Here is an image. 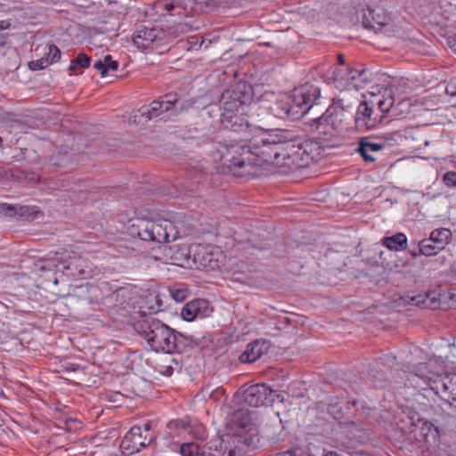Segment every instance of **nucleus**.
Instances as JSON below:
<instances>
[{
	"instance_id": "obj_1",
	"label": "nucleus",
	"mask_w": 456,
	"mask_h": 456,
	"mask_svg": "<svg viewBox=\"0 0 456 456\" xmlns=\"http://www.w3.org/2000/svg\"><path fill=\"white\" fill-rule=\"evenodd\" d=\"M255 142L253 150L234 145L225 152V160L236 161L239 167L234 175H254L255 167L265 163L291 170L305 168L318 161L324 151L321 143L313 139L292 143L289 132L281 129L262 131Z\"/></svg>"
},
{
	"instance_id": "obj_2",
	"label": "nucleus",
	"mask_w": 456,
	"mask_h": 456,
	"mask_svg": "<svg viewBox=\"0 0 456 456\" xmlns=\"http://www.w3.org/2000/svg\"><path fill=\"white\" fill-rule=\"evenodd\" d=\"M252 102V95L245 83H238L225 90L220 98L222 109V123L231 130L230 142L224 144L217 150L221 163L232 174L239 169L236 161L225 160L224 155L231 146H243V150H253L255 138L262 131H266L261 125L251 124L242 115Z\"/></svg>"
},
{
	"instance_id": "obj_3",
	"label": "nucleus",
	"mask_w": 456,
	"mask_h": 456,
	"mask_svg": "<svg viewBox=\"0 0 456 456\" xmlns=\"http://www.w3.org/2000/svg\"><path fill=\"white\" fill-rule=\"evenodd\" d=\"M136 329L151 349L156 352L182 353L191 342L188 338L175 332L155 318H147L138 322Z\"/></svg>"
},
{
	"instance_id": "obj_4",
	"label": "nucleus",
	"mask_w": 456,
	"mask_h": 456,
	"mask_svg": "<svg viewBox=\"0 0 456 456\" xmlns=\"http://www.w3.org/2000/svg\"><path fill=\"white\" fill-rule=\"evenodd\" d=\"M321 89L312 84H305L292 91L287 101L275 104L274 114L281 118L298 119L319 104Z\"/></svg>"
},
{
	"instance_id": "obj_5",
	"label": "nucleus",
	"mask_w": 456,
	"mask_h": 456,
	"mask_svg": "<svg viewBox=\"0 0 456 456\" xmlns=\"http://www.w3.org/2000/svg\"><path fill=\"white\" fill-rule=\"evenodd\" d=\"M412 378H418L442 400L456 407V374L436 373L425 362L413 366Z\"/></svg>"
},
{
	"instance_id": "obj_6",
	"label": "nucleus",
	"mask_w": 456,
	"mask_h": 456,
	"mask_svg": "<svg viewBox=\"0 0 456 456\" xmlns=\"http://www.w3.org/2000/svg\"><path fill=\"white\" fill-rule=\"evenodd\" d=\"M128 230L133 237L157 243L169 242L176 240L179 236L177 228L167 219L137 218L133 221Z\"/></svg>"
},
{
	"instance_id": "obj_7",
	"label": "nucleus",
	"mask_w": 456,
	"mask_h": 456,
	"mask_svg": "<svg viewBox=\"0 0 456 456\" xmlns=\"http://www.w3.org/2000/svg\"><path fill=\"white\" fill-rule=\"evenodd\" d=\"M393 97L372 96L359 104L355 115V126L359 130H370L381 123L385 115L393 107Z\"/></svg>"
},
{
	"instance_id": "obj_8",
	"label": "nucleus",
	"mask_w": 456,
	"mask_h": 456,
	"mask_svg": "<svg viewBox=\"0 0 456 456\" xmlns=\"http://www.w3.org/2000/svg\"><path fill=\"white\" fill-rule=\"evenodd\" d=\"M362 22L364 28L385 36H391L395 28L390 16L379 4L368 6L366 10H363Z\"/></svg>"
},
{
	"instance_id": "obj_9",
	"label": "nucleus",
	"mask_w": 456,
	"mask_h": 456,
	"mask_svg": "<svg viewBox=\"0 0 456 456\" xmlns=\"http://www.w3.org/2000/svg\"><path fill=\"white\" fill-rule=\"evenodd\" d=\"M367 82L364 69L338 67L333 71V83L340 91L362 89Z\"/></svg>"
},
{
	"instance_id": "obj_10",
	"label": "nucleus",
	"mask_w": 456,
	"mask_h": 456,
	"mask_svg": "<svg viewBox=\"0 0 456 456\" xmlns=\"http://www.w3.org/2000/svg\"><path fill=\"white\" fill-rule=\"evenodd\" d=\"M180 453L183 456H233L234 452L227 448L223 439L219 438L211 442L208 448L198 442L183 444L180 446Z\"/></svg>"
},
{
	"instance_id": "obj_11",
	"label": "nucleus",
	"mask_w": 456,
	"mask_h": 456,
	"mask_svg": "<svg viewBox=\"0 0 456 456\" xmlns=\"http://www.w3.org/2000/svg\"><path fill=\"white\" fill-rule=\"evenodd\" d=\"M220 250L209 245L192 244V263L198 269L213 271L219 269L222 261L218 258Z\"/></svg>"
},
{
	"instance_id": "obj_12",
	"label": "nucleus",
	"mask_w": 456,
	"mask_h": 456,
	"mask_svg": "<svg viewBox=\"0 0 456 456\" xmlns=\"http://www.w3.org/2000/svg\"><path fill=\"white\" fill-rule=\"evenodd\" d=\"M155 437V436H145L140 426H134L124 436L120 446L124 451L132 454L149 446Z\"/></svg>"
},
{
	"instance_id": "obj_13",
	"label": "nucleus",
	"mask_w": 456,
	"mask_h": 456,
	"mask_svg": "<svg viewBox=\"0 0 456 456\" xmlns=\"http://www.w3.org/2000/svg\"><path fill=\"white\" fill-rule=\"evenodd\" d=\"M159 102H161V119L166 120L171 118L176 117L183 111L190 109L194 104V102L186 101L181 102L176 94H166L165 95L157 99Z\"/></svg>"
},
{
	"instance_id": "obj_14",
	"label": "nucleus",
	"mask_w": 456,
	"mask_h": 456,
	"mask_svg": "<svg viewBox=\"0 0 456 456\" xmlns=\"http://www.w3.org/2000/svg\"><path fill=\"white\" fill-rule=\"evenodd\" d=\"M353 108L352 102H347L343 98L334 99L331 105L327 108V117L330 118L331 125L340 133L343 130V124L346 114Z\"/></svg>"
},
{
	"instance_id": "obj_15",
	"label": "nucleus",
	"mask_w": 456,
	"mask_h": 456,
	"mask_svg": "<svg viewBox=\"0 0 456 456\" xmlns=\"http://www.w3.org/2000/svg\"><path fill=\"white\" fill-rule=\"evenodd\" d=\"M254 415V411L244 408L235 411L231 417V423L234 431L240 435H248L254 432L256 430Z\"/></svg>"
},
{
	"instance_id": "obj_16",
	"label": "nucleus",
	"mask_w": 456,
	"mask_h": 456,
	"mask_svg": "<svg viewBox=\"0 0 456 456\" xmlns=\"http://www.w3.org/2000/svg\"><path fill=\"white\" fill-rule=\"evenodd\" d=\"M273 390L265 383L252 385L248 387L243 397L247 404L252 407L264 405L272 395Z\"/></svg>"
},
{
	"instance_id": "obj_17",
	"label": "nucleus",
	"mask_w": 456,
	"mask_h": 456,
	"mask_svg": "<svg viewBox=\"0 0 456 456\" xmlns=\"http://www.w3.org/2000/svg\"><path fill=\"white\" fill-rule=\"evenodd\" d=\"M331 124L330 118L327 117V110L322 116L309 122L311 130L316 132L324 141H331L339 134L338 130Z\"/></svg>"
},
{
	"instance_id": "obj_18",
	"label": "nucleus",
	"mask_w": 456,
	"mask_h": 456,
	"mask_svg": "<svg viewBox=\"0 0 456 456\" xmlns=\"http://www.w3.org/2000/svg\"><path fill=\"white\" fill-rule=\"evenodd\" d=\"M410 431L419 443H430L436 441L438 436L437 428L430 421L423 419H418L417 422L411 423Z\"/></svg>"
},
{
	"instance_id": "obj_19",
	"label": "nucleus",
	"mask_w": 456,
	"mask_h": 456,
	"mask_svg": "<svg viewBox=\"0 0 456 456\" xmlns=\"http://www.w3.org/2000/svg\"><path fill=\"white\" fill-rule=\"evenodd\" d=\"M163 35L161 29L157 27H140L134 35V44L142 49L150 47L157 39H160Z\"/></svg>"
},
{
	"instance_id": "obj_20",
	"label": "nucleus",
	"mask_w": 456,
	"mask_h": 456,
	"mask_svg": "<svg viewBox=\"0 0 456 456\" xmlns=\"http://www.w3.org/2000/svg\"><path fill=\"white\" fill-rule=\"evenodd\" d=\"M208 314V303L205 299L198 298L187 303L181 311V316L187 322L197 318H204Z\"/></svg>"
},
{
	"instance_id": "obj_21",
	"label": "nucleus",
	"mask_w": 456,
	"mask_h": 456,
	"mask_svg": "<svg viewBox=\"0 0 456 456\" xmlns=\"http://www.w3.org/2000/svg\"><path fill=\"white\" fill-rule=\"evenodd\" d=\"M270 346V342L265 339H256L249 343L240 356V362L244 363L256 362L268 352Z\"/></svg>"
},
{
	"instance_id": "obj_22",
	"label": "nucleus",
	"mask_w": 456,
	"mask_h": 456,
	"mask_svg": "<svg viewBox=\"0 0 456 456\" xmlns=\"http://www.w3.org/2000/svg\"><path fill=\"white\" fill-rule=\"evenodd\" d=\"M191 0H159L156 3L158 11L166 12V14L171 16H185L187 5Z\"/></svg>"
},
{
	"instance_id": "obj_23",
	"label": "nucleus",
	"mask_w": 456,
	"mask_h": 456,
	"mask_svg": "<svg viewBox=\"0 0 456 456\" xmlns=\"http://www.w3.org/2000/svg\"><path fill=\"white\" fill-rule=\"evenodd\" d=\"M161 102H159L157 100H154L151 102L149 106H142L140 108L134 115L131 117V119L134 123L137 124H144L149 120L162 117L161 113Z\"/></svg>"
},
{
	"instance_id": "obj_24",
	"label": "nucleus",
	"mask_w": 456,
	"mask_h": 456,
	"mask_svg": "<svg viewBox=\"0 0 456 456\" xmlns=\"http://www.w3.org/2000/svg\"><path fill=\"white\" fill-rule=\"evenodd\" d=\"M167 255L177 265H190L192 262V245L175 244L169 247Z\"/></svg>"
},
{
	"instance_id": "obj_25",
	"label": "nucleus",
	"mask_w": 456,
	"mask_h": 456,
	"mask_svg": "<svg viewBox=\"0 0 456 456\" xmlns=\"http://www.w3.org/2000/svg\"><path fill=\"white\" fill-rule=\"evenodd\" d=\"M61 263L62 265L63 273L70 277L81 276L84 274L83 259L80 256L72 252L67 258L61 257Z\"/></svg>"
},
{
	"instance_id": "obj_26",
	"label": "nucleus",
	"mask_w": 456,
	"mask_h": 456,
	"mask_svg": "<svg viewBox=\"0 0 456 456\" xmlns=\"http://www.w3.org/2000/svg\"><path fill=\"white\" fill-rule=\"evenodd\" d=\"M384 148V144L374 142L369 138H362L359 142L357 151L366 162H374L376 154Z\"/></svg>"
},
{
	"instance_id": "obj_27",
	"label": "nucleus",
	"mask_w": 456,
	"mask_h": 456,
	"mask_svg": "<svg viewBox=\"0 0 456 456\" xmlns=\"http://www.w3.org/2000/svg\"><path fill=\"white\" fill-rule=\"evenodd\" d=\"M407 237L403 232L393 236H387L382 239V245L390 250L402 251L407 248Z\"/></svg>"
},
{
	"instance_id": "obj_28",
	"label": "nucleus",
	"mask_w": 456,
	"mask_h": 456,
	"mask_svg": "<svg viewBox=\"0 0 456 456\" xmlns=\"http://www.w3.org/2000/svg\"><path fill=\"white\" fill-rule=\"evenodd\" d=\"M452 237V232L449 229L441 228L434 230L429 236V239L436 245V248L441 250L449 243Z\"/></svg>"
},
{
	"instance_id": "obj_29",
	"label": "nucleus",
	"mask_w": 456,
	"mask_h": 456,
	"mask_svg": "<svg viewBox=\"0 0 456 456\" xmlns=\"http://www.w3.org/2000/svg\"><path fill=\"white\" fill-rule=\"evenodd\" d=\"M171 297L175 302H183L188 297V289L184 284L177 283L168 288Z\"/></svg>"
},
{
	"instance_id": "obj_30",
	"label": "nucleus",
	"mask_w": 456,
	"mask_h": 456,
	"mask_svg": "<svg viewBox=\"0 0 456 456\" xmlns=\"http://www.w3.org/2000/svg\"><path fill=\"white\" fill-rule=\"evenodd\" d=\"M201 395L203 398L209 399L214 402H219L225 395L224 390L218 387L216 388H212L210 386H207L201 390Z\"/></svg>"
},
{
	"instance_id": "obj_31",
	"label": "nucleus",
	"mask_w": 456,
	"mask_h": 456,
	"mask_svg": "<svg viewBox=\"0 0 456 456\" xmlns=\"http://www.w3.org/2000/svg\"><path fill=\"white\" fill-rule=\"evenodd\" d=\"M127 292L125 289L120 288L114 292H112L110 296L107 297L106 300L109 304H112L114 306L121 307L124 303L126 301Z\"/></svg>"
},
{
	"instance_id": "obj_32",
	"label": "nucleus",
	"mask_w": 456,
	"mask_h": 456,
	"mask_svg": "<svg viewBox=\"0 0 456 456\" xmlns=\"http://www.w3.org/2000/svg\"><path fill=\"white\" fill-rule=\"evenodd\" d=\"M419 247H420V253L428 256H435L441 251L440 248H436V245L429 238L420 240Z\"/></svg>"
},
{
	"instance_id": "obj_33",
	"label": "nucleus",
	"mask_w": 456,
	"mask_h": 456,
	"mask_svg": "<svg viewBox=\"0 0 456 456\" xmlns=\"http://www.w3.org/2000/svg\"><path fill=\"white\" fill-rule=\"evenodd\" d=\"M90 57L86 53H79L76 59L70 61L69 69L70 71H75L77 67L87 68L90 65Z\"/></svg>"
},
{
	"instance_id": "obj_34",
	"label": "nucleus",
	"mask_w": 456,
	"mask_h": 456,
	"mask_svg": "<svg viewBox=\"0 0 456 456\" xmlns=\"http://www.w3.org/2000/svg\"><path fill=\"white\" fill-rule=\"evenodd\" d=\"M50 64L51 61H49V58L42 57L38 60L29 61L28 67L32 70H40L48 67Z\"/></svg>"
},
{
	"instance_id": "obj_35",
	"label": "nucleus",
	"mask_w": 456,
	"mask_h": 456,
	"mask_svg": "<svg viewBox=\"0 0 456 456\" xmlns=\"http://www.w3.org/2000/svg\"><path fill=\"white\" fill-rule=\"evenodd\" d=\"M47 56L45 58H49V61H51V64L53 62H56L61 58V51L59 48L54 45H47Z\"/></svg>"
},
{
	"instance_id": "obj_36",
	"label": "nucleus",
	"mask_w": 456,
	"mask_h": 456,
	"mask_svg": "<svg viewBox=\"0 0 456 456\" xmlns=\"http://www.w3.org/2000/svg\"><path fill=\"white\" fill-rule=\"evenodd\" d=\"M17 208L18 205H11L7 203H3L0 205V211L3 212L6 216H17Z\"/></svg>"
},
{
	"instance_id": "obj_37",
	"label": "nucleus",
	"mask_w": 456,
	"mask_h": 456,
	"mask_svg": "<svg viewBox=\"0 0 456 456\" xmlns=\"http://www.w3.org/2000/svg\"><path fill=\"white\" fill-rule=\"evenodd\" d=\"M37 212L36 208L18 205L17 216L28 217Z\"/></svg>"
},
{
	"instance_id": "obj_38",
	"label": "nucleus",
	"mask_w": 456,
	"mask_h": 456,
	"mask_svg": "<svg viewBox=\"0 0 456 456\" xmlns=\"http://www.w3.org/2000/svg\"><path fill=\"white\" fill-rule=\"evenodd\" d=\"M443 180L447 186L456 187V171H450L444 175Z\"/></svg>"
},
{
	"instance_id": "obj_39",
	"label": "nucleus",
	"mask_w": 456,
	"mask_h": 456,
	"mask_svg": "<svg viewBox=\"0 0 456 456\" xmlns=\"http://www.w3.org/2000/svg\"><path fill=\"white\" fill-rule=\"evenodd\" d=\"M428 301V296L418 295L411 297V304L417 306L426 307Z\"/></svg>"
},
{
	"instance_id": "obj_40",
	"label": "nucleus",
	"mask_w": 456,
	"mask_h": 456,
	"mask_svg": "<svg viewBox=\"0 0 456 456\" xmlns=\"http://www.w3.org/2000/svg\"><path fill=\"white\" fill-rule=\"evenodd\" d=\"M103 61L106 63L107 72L109 70L115 71L118 68V62L117 61H113L110 55H105L103 58Z\"/></svg>"
},
{
	"instance_id": "obj_41",
	"label": "nucleus",
	"mask_w": 456,
	"mask_h": 456,
	"mask_svg": "<svg viewBox=\"0 0 456 456\" xmlns=\"http://www.w3.org/2000/svg\"><path fill=\"white\" fill-rule=\"evenodd\" d=\"M94 68L100 71L102 77H105L107 75L106 63L103 60H97L94 63Z\"/></svg>"
},
{
	"instance_id": "obj_42",
	"label": "nucleus",
	"mask_w": 456,
	"mask_h": 456,
	"mask_svg": "<svg viewBox=\"0 0 456 456\" xmlns=\"http://www.w3.org/2000/svg\"><path fill=\"white\" fill-rule=\"evenodd\" d=\"M167 428L170 429V430H173V429H179V428H182V429H184L186 430L187 429V426L185 425V423L182 420H172L170 421L168 424H167Z\"/></svg>"
},
{
	"instance_id": "obj_43",
	"label": "nucleus",
	"mask_w": 456,
	"mask_h": 456,
	"mask_svg": "<svg viewBox=\"0 0 456 456\" xmlns=\"http://www.w3.org/2000/svg\"><path fill=\"white\" fill-rule=\"evenodd\" d=\"M445 91L448 94H451L452 96H456V77H453L450 80Z\"/></svg>"
},
{
	"instance_id": "obj_44",
	"label": "nucleus",
	"mask_w": 456,
	"mask_h": 456,
	"mask_svg": "<svg viewBox=\"0 0 456 456\" xmlns=\"http://www.w3.org/2000/svg\"><path fill=\"white\" fill-rule=\"evenodd\" d=\"M151 423H145L142 427H141V430L142 431V434L145 436H155L153 432H151Z\"/></svg>"
},
{
	"instance_id": "obj_45",
	"label": "nucleus",
	"mask_w": 456,
	"mask_h": 456,
	"mask_svg": "<svg viewBox=\"0 0 456 456\" xmlns=\"http://www.w3.org/2000/svg\"><path fill=\"white\" fill-rule=\"evenodd\" d=\"M448 44L450 47L456 52V35L450 37L448 39Z\"/></svg>"
},
{
	"instance_id": "obj_46",
	"label": "nucleus",
	"mask_w": 456,
	"mask_h": 456,
	"mask_svg": "<svg viewBox=\"0 0 456 456\" xmlns=\"http://www.w3.org/2000/svg\"><path fill=\"white\" fill-rule=\"evenodd\" d=\"M173 368L171 366H166L164 370H160L165 376H171L173 374Z\"/></svg>"
},
{
	"instance_id": "obj_47",
	"label": "nucleus",
	"mask_w": 456,
	"mask_h": 456,
	"mask_svg": "<svg viewBox=\"0 0 456 456\" xmlns=\"http://www.w3.org/2000/svg\"><path fill=\"white\" fill-rule=\"evenodd\" d=\"M338 63H339V66H338V67H346V66L345 65V60H344L343 55L339 54V55L338 56Z\"/></svg>"
},
{
	"instance_id": "obj_48",
	"label": "nucleus",
	"mask_w": 456,
	"mask_h": 456,
	"mask_svg": "<svg viewBox=\"0 0 456 456\" xmlns=\"http://www.w3.org/2000/svg\"><path fill=\"white\" fill-rule=\"evenodd\" d=\"M409 254L412 256V257H417L420 255H423V253H420V249L417 252L415 250H409Z\"/></svg>"
},
{
	"instance_id": "obj_49",
	"label": "nucleus",
	"mask_w": 456,
	"mask_h": 456,
	"mask_svg": "<svg viewBox=\"0 0 456 456\" xmlns=\"http://www.w3.org/2000/svg\"><path fill=\"white\" fill-rule=\"evenodd\" d=\"M272 456H296V454L291 452H285L277 453V454L272 455Z\"/></svg>"
},
{
	"instance_id": "obj_50",
	"label": "nucleus",
	"mask_w": 456,
	"mask_h": 456,
	"mask_svg": "<svg viewBox=\"0 0 456 456\" xmlns=\"http://www.w3.org/2000/svg\"><path fill=\"white\" fill-rule=\"evenodd\" d=\"M387 0H369L371 5H377L385 3Z\"/></svg>"
},
{
	"instance_id": "obj_51",
	"label": "nucleus",
	"mask_w": 456,
	"mask_h": 456,
	"mask_svg": "<svg viewBox=\"0 0 456 456\" xmlns=\"http://www.w3.org/2000/svg\"><path fill=\"white\" fill-rule=\"evenodd\" d=\"M323 456H340V455L336 452L330 451V452H326Z\"/></svg>"
},
{
	"instance_id": "obj_52",
	"label": "nucleus",
	"mask_w": 456,
	"mask_h": 456,
	"mask_svg": "<svg viewBox=\"0 0 456 456\" xmlns=\"http://www.w3.org/2000/svg\"><path fill=\"white\" fill-rule=\"evenodd\" d=\"M185 26H186V25H185V24H183V23H179V24H178V27L180 28V29H181V31H182V32H184L183 28H184Z\"/></svg>"
},
{
	"instance_id": "obj_53",
	"label": "nucleus",
	"mask_w": 456,
	"mask_h": 456,
	"mask_svg": "<svg viewBox=\"0 0 456 456\" xmlns=\"http://www.w3.org/2000/svg\"><path fill=\"white\" fill-rule=\"evenodd\" d=\"M4 43V37H3V36L0 34V47H1V46H3Z\"/></svg>"
},
{
	"instance_id": "obj_54",
	"label": "nucleus",
	"mask_w": 456,
	"mask_h": 456,
	"mask_svg": "<svg viewBox=\"0 0 456 456\" xmlns=\"http://www.w3.org/2000/svg\"><path fill=\"white\" fill-rule=\"evenodd\" d=\"M416 387H420V384L419 382H416Z\"/></svg>"
},
{
	"instance_id": "obj_55",
	"label": "nucleus",
	"mask_w": 456,
	"mask_h": 456,
	"mask_svg": "<svg viewBox=\"0 0 456 456\" xmlns=\"http://www.w3.org/2000/svg\"><path fill=\"white\" fill-rule=\"evenodd\" d=\"M217 450H220V445L218 443H217Z\"/></svg>"
}]
</instances>
